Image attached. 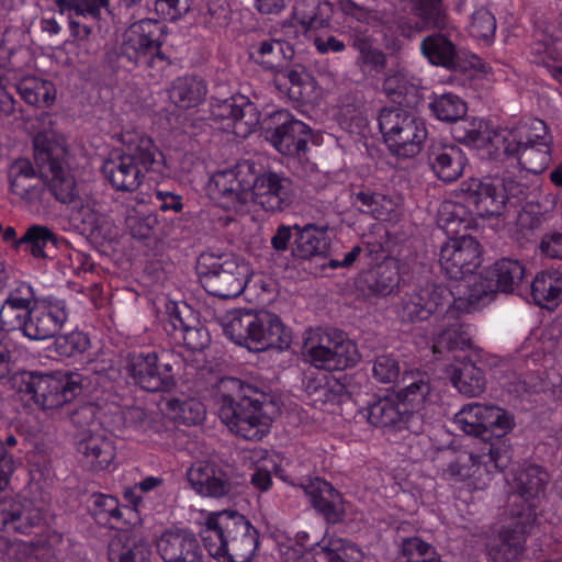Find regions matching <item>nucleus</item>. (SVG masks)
<instances>
[{"label":"nucleus","mask_w":562,"mask_h":562,"mask_svg":"<svg viewBox=\"0 0 562 562\" xmlns=\"http://www.w3.org/2000/svg\"><path fill=\"white\" fill-rule=\"evenodd\" d=\"M350 46L357 52L356 65L363 74L384 72L387 65L386 54L375 45L368 30H355L350 36Z\"/></svg>","instance_id":"nucleus-41"},{"label":"nucleus","mask_w":562,"mask_h":562,"mask_svg":"<svg viewBox=\"0 0 562 562\" xmlns=\"http://www.w3.org/2000/svg\"><path fill=\"white\" fill-rule=\"evenodd\" d=\"M272 120L277 126L266 131V137L271 145L285 156L305 154L313 136L312 128L284 110L274 112Z\"/></svg>","instance_id":"nucleus-27"},{"label":"nucleus","mask_w":562,"mask_h":562,"mask_svg":"<svg viewBox=\"0 0 562 562\" xmlns=\"http://www.w3.org/2000/svg\"><path fill=\"white\" fill-rule=\"evenodd\" d=\"M527 276L525 265L513 258H502L484 268L465 284L464 300L470 305L486 304L497 292L514 293L524 283Z\"/></svg>","instance_id":"nucleus-16"},{"label":"nucleus","mask_w":562,"mask_h":562,"mask_svg":"<svg viewBox=\"0 0 562 562\" xmlns=\"http://www.w3.org/2000/svg\"><path fill=\"white\" fill-rule=\"evenodd\" d=\"M122 370L132 385L149 393H169L177 380L165 353L154 349L131 350L122 357Z\"/></svg>","instance_id":"nucleus-15"},{"label":"nucleus","mask_w":562,"mask_h":562,"mask_svg":"<svg viewBox=\"0 0 562 562\" xmlns=\"http://www.w3.org/2000/svg\"><path fill=\"white\" fill-rule=\"evenodd\" d=\"M294 240L291 251L295 258L311 259L313 257H327L330 250L331 239L327 226L295 224Z\"/></svg>","instance_id":"nucleus-37"},{"label":"nucleus","mask_w":562,"mask_h":562,"mask_svg":"<svg viewBox=\"0 0 562 562\" xmlns=\"http://www.w3.org/2000/svg\"><path fill=\"white\" fill-rule=\"evenodd\" d=\"M432 115L442 122H459L467 114V103L454 93L432 94L429 102Z\"/></svg>","instance_id":"nucleus-55"},{"label":"nucleus","mask_w":562,"mask_h":562,"mask_svg":"<svg viewBox=\"0 0 562 562\" xmlns=\"http://www.w3.org/2000/svg\"><path fill=\"white\" fill-rule=\"evenodd\" d=\"M305 355L317 368L342 371L358 363L360 355L356 342L339 329L328 328L310 336L304 344Z\"/></svg>","instance_id":"nucleus-20"},{"label":"nucleus","mask_w":562,"mask_h":562,"mask_svg":"<svg viewBox=\"0 0 562 562\" xmlns=\"http://www.w3.org/2000/svg\"><path fill=\"white\" fill-rule=\"evenodd\" d=\"M401 274L393 261H383L364 273L363 283L367 290L378 296H387L398 289Z\"/></svg>","instance_id":"nucleus-48"},{"label":"nucleus","mask_w":562,"mask_h":562,"mask_svg":"<svg viewBox=\"0 0 562 562\" xmlns=\"http://www.w3.org/2000/svg\"><path fill=\"white\" fill-rule=\"evenodd\" d=\"M452 130L454 139L469 147L484 148L493 159H497V144L494 136L505 127L488 130L486 123L473 117L472 120H460Z\"/></svg>","instance_id":"nucleus-40"},{"label":"nucleus","mask_w":562,"mask_h":562,"mask_svg":"<svg viewBox=\"0 0 562 562\" xmlns=\"http://www.w3.org/2000/svg\"><path fill=\"white\" fill-rule=\"evenodd\" d=\"M378 124L389 150L398 158L415 157L428 136L423 119L397 106L383 108Z\"/></svg>","instance_id":"nucleus-14"},{"label":"nucleus","mask_w":562,"mask_h":562,"mask_svg":"<svg viewBox=\"0 0 562 562\" xmlns=\"http://www.w3.org/2000/svg\"><path fill=\"white\" fill-rule=\"evenodd\" d=\"M460 191L471 213L483 217H498L505 212V187L501 177L470 178Z\"/></svg>","instance_id":"nucleus-25"},{"label":"nucleus","mask_w":562,"mask_h":562,"mask_svg":"<svg viewBox=\"0 0 562 562\" xmlns=\"http://www.w3.org/2000/svg\"><path fill=\"white\" fill-rule=\"evenodd\" d=\"M191 487L201 496L221 498L232 491L227 471L211 461H196L187 471Z\"/></svg>","instance_id":"nucleus-31"},{"label":"nucleus","mask_w":562,"mask_h":562,"mask_svg":"<svg viewBox=\"0 0 562 562\" xmlns=\"http://www.w3.org/2000/svg\"><path fill=\"white\" fill-rule=\"evenodd\" d=\"M249 60L265 70L281 72L293 57V47L286 41L265 38L248 48Z\"/></svg>","instance_id":"nucleus-39"},{"label":"nucleus","mask_w":562,"mask_h":562,"mask_svg":"<svg viewBox=\"0 0 562 562\" xmlns=\"http://www.w3.org/2000/svg\"><path fill=\"white\" fill-rule=\"evenodd\" d=\"M251 199L267 212L289 209L296 196L293 181L283 172L266 169L255 161L251 176Z\"/></svg>","instance_id":"nucleus-24"},{"label":"nucleus","mask_w":562,"mask_h":562,"mask_svg":"<svg viewBox=\"0 0 562 562\" xmlns=\"http://www.w3.org/2000/svg\"><path fill=\"white\" fill-rule=\"evenodd\" d=\"M150 542L132 530H120L108 544L109 562H150Z\"/></svg>","instance_id":"nucleus-36"},{"label":"nucleus","mask_w":562,"mask_h":562,"mask_svg":"<svg viewBox=\"0 0 562 562\" xmlns=\"http://www.w3.org/2000/svg\"><path fill=\"white\" fill-rule=\"evenodd\" d=\"M497 29L496 18L492 11L485 7L476 8L470 15L467 31L470 36L476 41L490 44L494 41Z\"/></svg>","instance_id":"nucleus-57"},{"label":"nucleus","mask_w":562,"mask_h":562,"mask_svg":"<svg viewBox=\"0 0 562 562\" xmlns=\"http://www.w3.org/2000/svg\"><path fill=\"white\" fill-rule=\"evenodd\" d=\"M427 162L439 180L451 183L462 176L468 158L459 146L434 140L427 149Z\"/></svg>","instance_id":"nucleus-32"},{"label":"nucleus","mask_w":562,"mask_h":562,"mask_svg":"<svg viewBox=\"0 0 562 562\" xmlns=\"http://www.w3.org/2000/svg\"><path fill=\"white\" fill-rule=\"evenodd\" d=\"M167 314L164 329L177 344H183L192 351H201L207 346V330L201 326L187 305L180 307L171 302L167 305Z\"/></svg>","instance_id":"nucleus-29"},{"label":"nucleus","mask_w":562,"mask_h":562,"mask_svg":"<svg viewBox=\"0 0 562 562\" xmlns=\"http://www.w3.org/2000/svg\"><path fill=\"white\" fill-rule=\"evenodd\" d=\"M451 381L460 393L470 397L482 394L486 385L483 370L471 360H463L459 366L453 367Z\"/></svg>","instance_id":"nucleus-52"},{"label":"nucleus","mask_w":562,"mask_h":562,"mask_svg":"<svg viewBox=\"0 0 562 562\" xmlns=\"http://www.w3.org/2000/svg\"><path fill=\"white\" fill-rule=\"evenodd\" d=\"M461 308L463 297L456 300L453 292L447 286L426 283L404 294L400 316L402 321L409 323L427 321L436 313H443L445 318H454Z\"/></svg>","instance_id":"nucleus-19"},{"label":"nucleus","mask_w":562,"mask_h":562,"mask_svg":"<svg viewBox=\"0 0 562 562\" xmlns=\"http://www.w3.org/2000/svg\"><path fill=\"white\" fill-rule=\"evenodd\" d=\"M357 200L360 202V211L370 214L376 220L385 221L391 212V201L385 195L374 192L361 191L357 194Z\"/></svg>","instance_id":"nucleus-63"},{"label":"nucleus","mask_w":562,"mask_h":562,"mask_svg":"<svg viewBox=\"0 0 562 562\" xmlns=\"http://www.w3.org/2000/svg\"><path fill=\"white\" fill-rule=\"evenodd\" d=\"M77 450L82 467L95 472L109 469L116 456L114 442L100 434H91L80 440Z\"/></svg>","instance_id":"nucleus-38"},{"label":"nucleus","mask_w":562,"mask_h":562,"mask_svg":"<svg viewBox=\"0 0 562 562\" xmlns=\"http://www.w3.org/2000/svg\"><path fill=\"white\" fill-rule=\"evenodd\" d=\"M35 162L46 178V188L54 199L78 210L82 215L90 211L89 202L81 196L77 180L64 160L67 149L47 133H38L33 140Z\"/></svg>","instance_id":"nucleus-9"},{"label":"nucleus","mask_w":562,"mask_h":562,"mask_svg":"<svg viewBox=\"0 0 562 562\" xmlns=\"http://www.w3.org/2000/svg\"><path fill=\"white\" fill-rule=\"evenodd\" d=\"M318 547L317 553L323 558L324 562H362L363 553L357 544L350 540L324 536L316 541Z\"/></svg>","instance_id":"nucleus-49"},{"label":"nucleus","mask_w":562,"mask_h":562,"mask_svg":"<svg viewBox=\"0 0 562 562\" xmlns=\"http://www.w3.org/2000/svg\"><path fill=\"white\" fill-rule=\"evenodd\" d=\"M164 562H204V553L196 535L188 528L165 529L155 541Z\"/></svg>","instance_id":"nucleus-30"},{"label":"nucleus","mask_w":562,"mask_h":562,"mask_svg":"<svg viewBox=\"0 0 562 562\" xmlns=\"http://www.w3.org/2000/svg\"><path fill=\"white\" fill-rule=\"evenodd\" d=\"M195 268L203 289L224 300L239 296L249 278L248 265L233 254L202 252Z\"/></svg>","instance_id":"nucleus-12"},{"label":"nucleus","mask_w":562,"mask_h":562,"mask_svg":"<svg viewBox=\"0 0 562 562\" xmlns=\"http://www.w3.org/2000/svg\"><path fill=\"white\" fill-rule=\"evenodd\" d=\"M68 316L65 300L53 295L38 297L30 283L15 282L0 303V339L13 331L34 341L53 338Z\"/></svg>","instance_id":"nucleus-3"},{"label":"nucleus","mask_w":562,"mask_h":562,"mask_svg":"<svg viewBox=\"0 0 562 562\" xmlns=\"http://www.w3.org/2000/svg\"><path fill=\"white\" fill-rule=\"evenodd\" d=\"M461 308L463 297L456 300L453 292L447 286L426 283L404 294L400 316L402 321L409 323L427 321L436 313H443L445 318H454Z\"/></svg>","instance_id":"nucleus-18"},{"label":"nucleus","mask_w":562,"mask_h":562,"mask_svg":"<svg viewBox=\"0 0 562 562\" xmlns=\"http://www.w3.org/2000/svg\"><path fill=\"white\" fill-rule=\"evenodd\" d=\"M117 139L122 150L103 162L102 173L115 191L135 192L150 173L160 171L162 154L136 128H124Z\"/></svg>","instance_id":"nucleus-5"},{"label":"nucleus","mask_w":562,"mask_h":562,"mask_svg":"<svg viewBox=\"0 0 562 562\" xmlns=\"http://www.w3.org/2000/svg\"><path fill=\"white\" fill-rule=\"evenodd\" d=\"M18 244L35 258H47L49 256L47 250L57 246V237L47 226L32 225L19 238Z\"/></svg>","instance_id":"nucleus-54"},{"label":"nucleus","mask_w":562,"mask_h":562,"mask_svg":"<svg viewBox=\"0 0 562 562\" xmlns=\"http://www.w3.org/2000/svg\"><path fill=\"white\" fill-rule=\"evenodd\" d=\"M549 482L548 471L539 464L524 463L512 471L507 484L510 493L516 495L519 502L509 504V515L517 510L520 512L521 519L530 518V514L537 526L557 525L558 517L542 507Z\"/></svg>","instance_id":"nucleus-11"},{"label":"nucleus","mask_w":562,"mask_h":562,"mask_svg":"<svg viewBox=\"0 0 562 562\" xmlns=\"http://www.w3.org/2000/svg\"><path fill=\"white\" fill-rule=\"evenodd\" d=\"M453 424L467 435L490 441L482 452L463 453L446 470L450 477L482 491L495 473L504 471L510 463L512 447L506 435L515 426L514 418L498 406L469 403L454 415Z\"/></svg>","instance_id":"nucleus-1"},{"label":"nucleus","mask_w":562,"mask_h":562,"mask_svg":"<svg viewBox=\"0 0 562 562\" xmlns=\"http://www.w3.org/2000/svg\"><path fill=\"white\" fill-rule=\"evenodd\" d=\"M467 207L459 203L445 202L439 212V227L448 235H457L467 231L472 222Z\"/></svg>","instance_id":"nucleus-56"},{"label":"nucleus","mask_w":562,"mask_h":562,"mask_svg":"<svg viewBox=\"0 0 562 562\" xmlns=\"http://www.w3.org/2000/svg\"><path fill=\"white\" fill-rule=\"evenodd\" d=\"M169 411L175 413V418L184 425H198L205 418V407L203 403L195 398L180 400L172 398L168 401Z\"/></svg>","instance_id":"nucleus-61"},{"label":"nucleus","mask_w":562,"mask_h":562,"mask_svg":"<svg viewBox=\"0 0 562 562\" xmlns=\"http://www.w3.org/2000/svg\"><path fill=\"white\" fill-rule=\"evenodd\" d=\"M90 345V338L86 333L72 330L55 337L54 350L60 357L75 358L85 353Z\"/></svg>","instance_id":"nucleus-60"},{"label":"nucleus","mask_w":562,"mask_h":562,"mask_svg":"<svg viewBox=\"0 0 562 562\" xmlns=\"http://www.w3.org/2000/svg\"><path fill=\"white\" fill-rule=\"evenodd\" d=\"M44 519L43 512L16 497L0 498V531L29 535Z\"/></svg>","instance_id":"nucleus-34"},{"label":"nucleus","mask_w":562,"mask_h":562,"mask_svg":"<svg viewBox=\"0 0 562 562\" xmlns=\"http://www.w3.org/2000/svg\"><path fill=\"white\" fill-rule=\"evenodd\" d=\"M457 315L452 318L453 323H448V326L442 330L434 340L432 351L435 355L441 353L443 350H464L470 348L471 340L467 333L462 329V325L457 322ZM450 321L451 318H447Z\"/></svg>","instance_id":"nucleus-58"},{"label":"nucleus","mask_w":562,"mask_h":562,"mask_svg":"<svg viewBox=\"0 0 562 562\" xmlns=\"http://www.w3.org/2000/svg\"><path fill=\"white\" fill-rule=\"evenodd\" d=\"M15 383L20 393L30 395L43 409L61 407L82 391V376L78 372L23 371L15 376Z\"/></svg>","instance_id":"nucleus-13"},{"label":"nucleus","mask_w":562,"mask_h":562,"mask_svg":"<svg viewBox=\"0 0 562 562\" xmlns=\"http://www.w3.org/2000/svg\"><path fill=\"white\" fill-rule=\"evenodd\" d=\"M461 308L463 297L456 300L453 292L447 286L426 283L404 294L400 316L402 321L409 323L427 321L436 313H443L445 318H454Z\"/></svg>","instance_id":"nucleus-17"},{"label":"nucleus","mask_w":562,"mask_h":562,"mask_svg":"<svg viewBox=\"0 0 562 562\" xmlns=\"http://www.w3.org/2000/svg\"><path fill=\"white\" fill-rule=\"evenodd\" d=\"M497 159H517L522 169L539 175L551 161L552 137L540 119H526L512 127H505L494 136Z\"/></svg>","instance_id":"nucleus-8"},{"label":"nucleus","mask_w":562,"mask_h":562,"mask_svg":"<svg viewBox=\"0 0 562 562\" xmlns=\"http://www.w3.org/2000/svg\"><path fill=\"white\" fill-rule=\"evenodd\" d=\"M255 160L243 159L234 167L220 170L212 177L221 207L235 213H245L251 199V176Z\"/></svg>","instance_id":"nucleus-23"},{"label":"nucleus","mask_w":562,"mask_h":562,"mask_svg":"<svg viewBox=\"0 0 562 562\" xmlns=\"http://www.w3.org/2000/svg\"><path fill=\"white\" fill-rule=\"evenodd\" d=\"M171 102L181 109H191L201 104L207 94L203 78L184 75L176 78L168 90Z\"/></svg>","instance_id":"nucleus-45"},{"label":"nucleus","mask_w":562,"mask_h":562,"mask_svg":"<svg viewBox=\"0 0 562 562\" xmlns=\"http://www.w3.org/2000/svg\"><path fill=\"white\" fill-rule=\"evenodd\" d=\"M347 380V374L324 375L323 379L308 383V394L315 402L338 404L349 397Z\"/></svg>","instance_id":"nucleus-50"},{"label":"nucleus","mask_w":562,"mask_h":562,"mask_svg":"<svg viewBox=\"0 0 562 562\" xmlns=\"http://www.w3.org/2000/svg\"><path fill=\"white\" fill-rule=\"evenodd\" d=\"M531 44L533 61L547 67L550 75L562 82V40L546 32H536Z\"/></svg>","instance_id":"nucleus-44"},{"label":"nucleus","mask_w":562,"mask_h":562,"mask_svg":"<svg viewBox=\"0 0 562 562\" xmlns=\"http://www.w3.org/2000/svg\"><path fill=\"white\" fill-rule=\"evenodd\" d=\"M403 386L393 392L407 412L422 413L426 419V429L431 425V415L427 406L431 393L430 376L420 370L404 371L402 375Z\"/></svg>","instance_id":"nucleus-33"},{"label":"nucleus","mask_w":562,"mask_h":562,"mask_svg":"<svg viewBox=\"0 0 562 562\" xmlns=\"http://www.w3.org/2000/svg\"><path fill=\"white\" fill-rule=\"evenodd\" d=\"M333 12V4L327 0H296L292 14L293 19L307 31L329 26Z\"/></svg>","instance_id":"nucleus-46"},{"label":"nucleus","mask_w":562,"mask_h":562,"mask_svg":"<svg viewBox=\"0 0 562 562\" xmlns=\"http://www.w3.org/2000/svg\"><path fill=\"white\" fill-rule=\"evenodd\" d=\"M21 98L36 108H49L56 99V88L52 81L37 77L24 78L18 85Z\"/></svg>","instance_id":"nucleus-53"},{"label":"nucleus","mask_w":562,"mask_h":562,"mask_svg":"<svg viewBox=\"0 0 562 562\" xmlns=\"http://www.w3.org/2000/svg\"><path fill=\"white\" fill-rule=\"evenodd\" d=\"M341 11L359 23L379 29L382 45L390 54H396L403 48L401 37L411 40L417 33L430 30L441 32L449 25L447 7L442 0H414L412 12L416 21L392 3L369 9L352 0H344Z\"/></svg>","instance_id":"nucleus-2"},{"label":"nucleus","mask_w":562,"mask_h":562,"mask_svg":"<svg viewBox=\"0 0 562 562\" xmlns=\"http://www.w3.org/2000/svg\"><path fill=\"white\" fill-rule=\"evenodd\" d=\"M400 550L402 562H441L435 547L419 537L403 539Z\"/></svg>","instance_id":"nucleus-59"},{"label":"nucleus","mask_w":562,"mask_h":562,"mask_svg":"<svg viewBox=\"0 0 562 562\" xmlns=\"http://www.w3.org/2000/svg\"><path fill=\"white\" fill-rule=\"evenodd\" d=\"M420 52L431 65L447 69L456 67V46L442 34L426 36L420 43Z\"/></svg>","instance_id":"nucleus-51"},{"label":"nucleus","mask_w":562,"mask_h":562,"mask_svg":"<svg viewBox=\"0 0 562 562\" xmlns=\"http://www.w3.org/2000/svg\"><path fill=\"white\" fill-rule=\"evenodd\" d=\"M372 375L379 383H395L401 375L397 357L391 353L376 356L372 364Z\"/></svg>","instance_id":"nucleus-62"},{"label":"nucleus","mask_w":562,"mask_h":562,"mask_svg":"<svg viewBox=\"0 0 562 562\" xmlns=\"http://www.w3.org/2000/svg\"><path fill=\"white\" fill-rule=\"evenodd\" d=\"M10 190L29 203L41 200L44 188L40 183H32L36 178V171L29 159L14 160L9 168Z\"/></svg>","instance_id":"nucleus-43"},{"label":"nucleus","mask_w":562,"mask_h":562,"mask_svg":"<svg viewBox=\"0 0 562 562\" xmlns=\"http://www.w3.org/2000/svg\"><path fill=\"white\" fill-rule=\"evenodd\" d=\"M481 254L479 241L470 235L450 238L440 248L441 270L450 280L460 282L458 293L463 296L468 292L465 284L472 277L477 276L474 271L481 265Z\"/></svg>","instance_id":"nucleus-22"},{"label":"nucleus","mask_w":562,"mask_h":562,"mask_svg":"<svg viewBox=\"0 0 562 562\" xmlns=\"http://www.w3.org/2000/svg\"><path fill=\"white\" fill-rule=\"evenodd\" d=\"M203 546L217 562H250L259 548V532L241 514L211 513L201 530Z\"/></svg>","instance_id":"nucleus-6"},{"label":"nucleus","mask_w":562,"mask_h":562,"mask_svg":"<svg viewBox=\"0 0 562 562\" xmlns=\"http://www.w3.org/2000/svg\"><path fill=\"white\" fill-rule=\"evenodd\" d=\"M34 553V547L23 540L10 541L0 536V561L1 562H29Z\"/></svg>","instance_id":"nucleus-64"},{"label":"nucleus","mask_w":562,"mask_h":562,"mask_svg":"<svg viewBox=\"0 0 562 562\" xmlns=\"http://www.w3.org/2000/svg\"><path fill=\"white\" fill-rule=\"evenodd\" d=\"M225 336L234 344L254 352L290 348L291 329L279 315L267 310H234L223 322Z\"/></svg>","instance_id":"nucleus-7"},{"label":"nucleus","mask_w":562,"mask_h":562,"mask_svg":"<svg viewBox=\"0 0 562 562\" xmlns=\"http://www.w3.org/2000/svg\"><path fill=\"white\" fill-rule=\"evenodd\" d=\"M211 114L214 120L226 122L225 130L244 136L255 130L261 115L256 104L241 94L226 99L212 98Z\"/></svg>","instance_id":"nucleus-28"},{"label":"nucleus","mask_w":562,"mask_h":562,"mask_svg":"<svg viewBox=\"0 0 562 562\" xmlns=\"http://www.w3.org/2000/svg\"><path fill=\"white\" fill-rule=\"evenodd\" d=\"M359 415L372 427L389 432H403L419 436L426 431V419L422 413L407 412L394 393L374 396L359 409Z\"/></svg>","instance_id":"nucleus-21"},{"label":"nucleus","mask_w":562,"mask_h":562,"mask_svg":"<svg viewBox=\"0 0 562 562\" xmlns=\"http://www.w3.org/2000/svg\"><path fill=\"white\" fill-rule=\"evenodd\" d=\"M217 413L231 432L259 441L270 431L274 403L270 396L237 378H224L218 384Z\"/></svg>","instance_id":"nucleus-4"},{"label":"nucleus","mask_w":562,"mask_h":562,"mask_svg":"<svg viewBox=\"0 0 562 562\" xmlns=\"http://www.w3.org/2000/svg\"><path fill=\"white\" fill-rule=\"evenodd\" d=\"M312 507L324 517L328 524L340 522L344 518L341 494L331 483L318 476L302 484Z\"/></svg>","instance_id":"nucleus-35"},{"label":"nucleus","mask_w":562,"mask_h":562,"mask_svg":"<svg viewBox=\"0 0 562 562\" xmlns=\"http://www.w3.org/2000/svg\"><path fill=\"white\" fill-rule=\"evenodd\" d=\"M509 516L510 521L486 542V553L493 562H520L526 536L541 528L535 525V518L521 519L520 512Z\"/></svg>","instance_id":"nucleus-26"},{"label":"nucleus","mask_w":562,"mask_h":562,"mask_svg":"<svg viewBox=\"0 0 562 562\" xmlns=\"http://www.w3.org/2000/svg\"><path fill=\"white\" fill-rule=\"evenodd\" d=\"M531 296L538 306L552 308L562 301V272L546 270L531 282Z\"/></svg>","instance_id":"nucleus-47"},{"label":"nucleus","mask_w":562,"mask_h":562,"mask_svg":"<svg viewBox=\"0 0 562 562\" xmlns=\"http://www.w3.org/2000/svg\"><path fill=\"white\" fill-rule=\"evenodd\" d=\"M167 26L155 19H142L132 23L123 33L116 47L119 63L125 68L144 67L155 70V77L171 65L168 56L161 52L166 41Z\"/></svg>","instance_id":"nucleus-10"},{"label":"nucleus","mask_w":562,"mask_h":562,"mask_svg":"<svg viewBox=\"0 0 562 562\" xmlns=\"http://www.w3.org/2000/svg\"><path fill=\"white\" fill-rule=\"evenodd\" d=\"M133 512V507L121 505L115 496L102 493L91 495L90 513L101 526L119 528L120 525L128 524Z\"/></svg>","instance_id":"nucleus-42"}]
</instances>
